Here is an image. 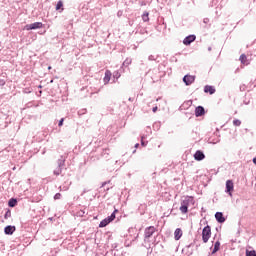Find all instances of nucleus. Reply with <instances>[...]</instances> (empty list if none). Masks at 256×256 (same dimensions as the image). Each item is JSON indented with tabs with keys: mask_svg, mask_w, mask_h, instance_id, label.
Masks as SVG:
<instances>
[{
	"mask_svg": "<svg viewBox=\"0 0 256 256\" xmlns=\"http://www.w3.org/2000/svg\"><path fill=\"white\" fill-rule=\"evenodd\" d=\"M48 69L51 70V66H49Z\"/></svg>",
	"mask_w": 256,
	"mask_h": 256,
	"instance_id": "obj_31",
	"label": "nucleus"
},
{
	"mask_svg": "<svg viewBox=\"0 0 256 256\" xmlns=\"http://www.w3.org/2000/svg\"><path fill=\"white\" fill-rule=\"evenodd\" d=\"M209 239H211V226H205L202 230V241L208 243Z\"/></svg>",
	"mask_w": 256,
	"mask_h": 256,
	"instance_id": "obj_1",
	"label": "nucleus"
},
{
	"mask_svg": "<svg viewBox=\"0 0 256 256\" xmlns=\"http://www.w3.org/2000/svg\"><path fill=\"white\" fill-rule=\"evenodd\" d=\"M246 255H248V256H256V252H255V250H251V251L246 250Z\"/></svg>",
	"mask_w": 256,
	"mask_h": 256,
	"instance_id": "obj_24",
	"label": "nucleus"
},
{
	"mask_svg": "<svg viewBox=\"0 0 256 256\" xmlns=\"http://www.w3.org/2000/svg\"><path fill=\"white\" fill-rule=\"evenodd\" d=\"M54 199H61V193H57V194L54 196Z\"/></svg>",
	"mask_w": 256,
	"mask_h": 256,
	"instance_id": "obj_27",
	"label": "nucleus"
},
{
	"mask_svg": "<svg viewBox=\"0 0 256 256\" xmlns=\"http://www.w3.org/2000/svg\"><path fill=\"white\" fill-rule=\"evenodd\" d=\"M195 115H196V117H201V116L205 115V108H203L202 106L196 107Z\"/></svg>",
	"mask_w": 256,
	"mask_h": 256,
	"instance_id": "obj_9",
	"label": "nucleus"
},
{
	"mask_svg": "<svg viewBox=\"0 0 256 256\" xmlns=\"http://www.w3.org/2000/svg\"><path fill=\"white\" fill-rule=\"evenodd\" d=\"M183 82L187 86L193 85V83H195V76H193V75H185L184 78H183Z\"/></svg>",
	"mask_w": 256,
	"mask_h": 256,
	"instance_id": "obj_6",
	"label": "nucleus"
},
{
	"mask_svg": "<svg viewBox=\"0 0 256 256\" xmlns=\"http://www.w3.org/2000/svg\"><path fill=\"white\" fill-rule=\"evenodd\" d=\"M239 61L242 63V65H249V60L247 59V55L242 54L239 58Z\"/></svg>",
	"mask_w": 256,
	"mask_h": 256,
	"instance_id": "obj_15",
	"label": "nucleus"
},
{
	"mask_svg": "<svg viewBox=\"0 0 256 256\" xmlns=\"http://www.w3.org/2000/svg\"><path fill=\"white\" fill-rule=\"evenodd\" d=\"M220 247H221V242H219V241L215 242L212 254L217 253V251H219Z\"/></svg>",
	"mask_w": 256,
	"mask_h": 256,
	"instance_id": "obj_16",
	"label": "nucleus"
},
{
	"mask_svg": "<svg viewBox=\"0 0 256 256\" xmlns=\"http://www.w3.org/2000/svg\"><path fill=\"white\" fill-rule=\"evenodd\" d=\"M136 147H139V144H136Z\"/></svg>",
	"mask_w": 256,
	"mask_h": 256,
	"instance_id": "obj_33",
	"label": "nucleus"
},
{
	"mask_svg": "<svg viewBox=\"0 0 256 256\" xmlns=\"http://www.w3.org/2000/svg\"><path fill=\"white\" fill-rule=\"evenodd\" d=\"M253 163H254V165H256V157L253 158Z\"/></svg>",
	"mask_w": 256,
	"mask_h": 256,
	"instance_id": "obj_29",
	"label": "nucleus"
},
{
	"mask_svg": "<svg viewBox=\"0 0 256 256\" xmlns=\"http://www.w3.org/2000/svg\"><path fill=\"white\" fill-rule=\"evenodd\" d=\"M42 27H43L42 22H35L32 24H27L26 26H24V29L26 31H32L33 29H41Z\"/></svg>",
	"mask_w": 256,
	"mask_h": 256,
	"instance_id": "obj_2",
	"label": "nucleus"
},
{
	"mask_svg": "<svg viewBox=\"0 0 256 256\" xmlns=\"http://www.w3.org/2000/svg\"><path fill=\"white\" fill-rule=\"evenodd\" d=\"M194 159L196 161H203V159H205V154L201 150H197L194 154Z\"/></svg>",
	"mask_w": 256,
	"mask_h": 256,
	"instance_id": "obj_8",
	"label": "nucleus"
},
{
	"mask_svg": "<svg viewBox=\"0 0 256 256\" xmlns=\"http://www.w3.org/2000/svg\"><path fill=\"white\" fill-rule=\"evenodd\" d=\"M5 80L0 78V87H5Z\"/></svg>",
	"mask_w": 256,
	"mask_h": 256,
	"instance_id": "obj_25",
	"label": "nucleus"
},
{
	"mask_svg": "<svg viewBox=\"0 0 256 256\" xmlns=\"http://www.w3.org/2000/svg\"><path fill=\"white\" fill-rule=\"evenodd\" d=\"M233 125H234L235 127L241 126V120H239V119L233 120Z\"/></svg>",
	"mask_w": 256,
	"mask_h": 256,
	"instance_id": "obj_23",
	"label": "nucleus"
},
{
	"mask_svg": "<svg viewBox=\"0 0 256 256\" xmlns=\"http://www.w3.org/2000/svg\"><path fill=\"white\" fill-rule=\"evenodd\" d=\"M116 213H117V210H114V212L111 214V216L107 217L108 220L110 221V223H111V221H115V214Z\"/></svg>",
	"mask_w": 256,
	"mask_h": 256,
	"instance_id": "obj_21",
	"label": "nucleus"
},
{
	"mask_svg": "<svg viewBox=\"0 0 256 256\" xmlns=\"http://www.w3.org/2000/svg\"><path fill=\"white\" fill-rule=\"evenodd\" d=\"M181 237H183V230H181V228H177L174 232V238L176 241H179Z\"/></svg>",
	"mask_w": 256,
	"mask_h": 256,
	"instance_id": "obj_10",
	"label": "nucleus"
},
{
	"mask_svg": "<svg viewBox=\"0 0 256 256\" xmlns=\"http://www.w3.org/2000/svg\"><path fill=\"white\" fill-rule=\"evenodd\" d=\"M111 71L106 70L105 72V76H104V83L105 85H107V83H109L111 81Z\"/></svg>",
	"mask_w": 256,
	"mask_h": 256,
	"instance_id": "obj_13",
	"label": "nucleus"
},
{
	"mask_svg": "<svg viewBox=\"0 0 256 256\" xmlns=\"http://www.w3.org/2000/svg\"><path fill=\"white\" fill-rule=\"evenodd\" d=\"M4 231L6 235H13L15 233V226H7Z\"/></svg>",
	"mask_w": 256,
	"mask_h": 256,
	"instance_id": "obj_14",
	"label": "nucleus"
},
{
	"mask_svg": "<svg viewBox=\"0 0 256 256\" xmlns=\"http://www.w3.org/2000/svg\"><path fill=\"white\" fill-rule=\"evenodd\" d=\"M153 113H157V106L152 109Z\"/></svg>",
	"mask_w": 256,
	"mask_h": 256,
	"instance_id": "obj_28",
	"label": "nucleus"
},
{
	"mask_svg": "<svg viewBox=\"0 0 256 256\" xmlns=\"http://www.w3.org/2000/svg\"><path fill=\"white\" fill-rule=\"evenodd\" d=\"M16 205H17V200L11 199V200L9 201V207H15Z\"/></svg>",
	"mask_w": 256,
	"mask_h": 256,
	"instance_id": "obj_22",
	"label": "nucleus"
},
{
	"mask_svg": "<svg viewBox=\"0 0 256 256\" xmlns=\"http://www.w3.org/2000/svg\"><path fill=\"white\" fill-rule=\"evenodd\" d=\"M181 203L189 207L191 204L195 205V199L192 196H185Z\"/></svg>",
	"mask_w": 256,
	"mask_h": 256,
	"instance_id": "obj_5",
	"label": "nucleus"
},
{
	"mask_svg": "<svg viewBox=\"0 0 256 256\" xmlns=\"http://www.w3.org/2000/svg\"><path fill=\"white\" fill-rule=\"evenodd\" d=\"M215 219L218 221V223H225V217H223V213L217 212L215 214Z\"/></svg>",
	"mask_w": 256,
	"mask_h": 256,
	"instance_id": "obj_12",
	"label": "nucleus"
},
{
	"mask_svg": "<svg viewBox=\"0 0 256 256\" xmlns=\"http://www.w3.org/2000/svg\"><path fill=\"white\" fill-rule=\"evenodd\" d=\"M142 20L147 23L149 21V12H144L142 15Z\"/></svg>",
	"mask_w": 256,
	"mask_h": 256,
	"instance_id": "obj_20",
	"label": "nucleus"
},
{
	"mask_svg": "<svg viewBox=\"0 0 256 256\" xmlns=\"http://www.w3.org/2000/svg\"><path fill=\"white\" fill-rule=\"evenodd\" d=\"M155 231H157V229L154 226H149L148 228H146L144 232L145 239H149L153 235V233H155Z\"/></svg>",
	"mask_w": 256,
	"mask_h": 256,
	"instance_id": "obj_4",
	"label": "nucleus"
},
{
	"mask_svg": "<svg viewBox=\"0 0 256 256\" xmlns=\"http://www.w3.org/2000/svg\"><path fill=\"white\" fill-rule=\"evenodd\" d=\"M60 9L63 11V1H58L56 4V11H59Z\"/></svg>",
	"mask_w": 256,
	"mask_h": 256,
	"instance_id": "obj_19",
	"label": "nucleus"
},
{
	"mask_svg": "<svg viewBox=\"0 0 256 256\" xmlns=\"http://www.w3.org/2000/svg\"><path fill=\"white\" fill-rule=\"evenodd\" d=\"M180 211H181V213H188L189 207L186 206L185 204H182V202H181Z\"/></svg>",
	"mask_w": 256,
	"mask_h": 256,
	"instance_id": "obj_17",
	"label": "nucleus"
},
{
	"mask_svg": "<svg viewBox=\"0 0 256 256\" xmlns=\"http://www.w3.org/2000/svg\"><path fill=\"white\" fill-rule=\"evenodd\" d=\"M215 87H213V86H209V85H206L205 87H204V93H209L210 95H213V94H215Z\"/></svg>",
	"mask_w": 256,
	"mask_h": 256,
	"instance_id": "obj_11",
	"label": "nucleus"
},
{
	"mask_svg": "<svg viewBox=\"0 0 256 256\" xmlns=\"http://www.w3.org/2000/svg\"><path fill=\"white\" fill-rule=\"evenodd\" d=\"M195 39H197V36L195 35H189L187 36L184 40H183V44L184 45H191L193 43V41H195Z\"/></svg>",
	"mask_w": 256,
	"mask_h": 256,
	"instance_id": "obj_7",
	"label": "nucleus"
},
{
	"mask_svg": "<svg viewBox=\"0 0 256 256\" xmlns=\"http://www.w3.org/2000/svg\"><path fill=\"white\" fill-rule=\"evenodd\" d=\"M246 256H249V254H246Z\"/></svg>",
	"mask_w": 256,
	"mask_h": 256,
	"instance_id": "obj_34",
	"label": "nucleus"
},
{
	"mask_svg": "<svg viewBox=\"0 0 256 256\" xmlns=\"http://www.w3.org/2000/svg\"><path fill=\"white\" fill-rule=\"evenodd\" d=\"M129 101H133V99H132V98H129Z\"/></svg>",
	"mask_w": 256,
	"mask_h": 256,
	"instance_id": "obj_30",
	"label": "nucleus"
},
{
	"mask_svg": "<svg viewBox=\"0 0 256 256\" xmlns=\"http://www.w3.org/2000/svg\"><path fill=\"white\" fill-rule=\"evenodd\" d=\"M63 121H65V119L64 118H62L60 121H59V127H63Z\"/></svg>",
	"mask_w": 256,
	"mask_h": 256,
	"instance_id": "obj_26",
	"label": "nucleus"
},
{
	"mask_svg": "<svg viewBox=\"0 0 256 256\" xmlns=\"http://www.w3.org/2000/svg\"><path fill=\"white\" fill-rule=\"evenodd\" d=\"M108 223H111L110 220H108V218H105L100 222L99 227H107Z\"/></svg>",
	"mask_w": 256,
	"mask_h": 256,
	"instance_id": "obj_18",
	"label": "nucleus"
},
{
	"mask_svg": "<svg viewBox=\"0 0 256 256\" xmlns=\"http://www.w3.org/2000/svg\"><path fill=\"white\" fill-rule=\"evenodd\" d=\"M142 145H145V142L142 141Z\"/></svg>",
	"mask_w": 256,
	"mask_h": 256,
	"instance_id": "obj_32",
	"label": "nucleus"
},
{
	"mask_svg": "<svg viewBox=\"0 0 256 256\" xmlns=\"http://www.w3.org/2000/svg\"><path fill=\"white\" fill-rule=\"evenodd\" d=\"M235 189V184H233V180H227L226 181V193L230 195V197H233V191Z\"/></svg>",
	"mask_w": 256,
	"mask_h": 256,
	"instance_id": "obj_3",
	"label": "nucleus"
}]
</instances>
